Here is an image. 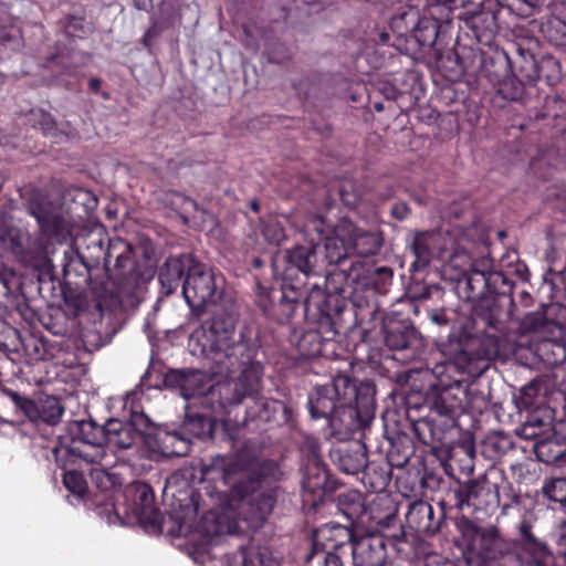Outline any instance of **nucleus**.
<instances>
[{
  "mask_svg": "<svg viewBox=\"0 0 566 566\" xmlns=\"http://www.w3.org/2000/svg\"><path fill=\"white\" fill-rule=\"evenodd\" d=\"M274 469V463L260 458V450L250 442L233 452L216 454L200 473L216 485L217 507L203 517L207 536L237 534L260 528L276 503L273 488L263 479Z\"/></svg>",
  "mask_w": 566,
  "mask_h": 566,
  "instance_id": "1",
  "label": "nucleus"
},
{
  "mask_svg": "<svg viewBox=\"0 0 566 566\" xmlns=\"http://www.w3.org/2000/svg\"><path fill=\"white\" fill-rule=\"evenodd\" d=\"M237 317L232 303L213 304L209 328L192 335L201 345V353L211 360L213 374L230 376L239 373L214 389L226 405L256 398L262 386L263 367L255 358L258 346L243 335H235Z\"/></svg>",
  "mask_w": 566,
  "mask_h": 566,
  "instance_id": "2",
  "label": "nucleus"
},
{
  "mask_svg": "<svg viewBox=\"0 0 566 566\" xmlns=\"http://www.w3.org/2000/svg\"><path fill=\"white\" fill-rule=\"evenodd\" d=\"M75 245L76 254L85 266L104 262L119 298L130 304L140 300L146 283L154 276V270L151 266L136 265L130 243L120 238L108 239L102 229H96L77 237Z\"/></svg>",
  "mask_w": 566,
  "mask_h": 566,
  "instance_id": "3",
  "label": "nucleus"
},
{
  "mask_svg": "<svg viewBox=\"0 0 566 566\" xmlns=\"http://www.w3.org/2000/svg\"><path fill=\"white\" fill-rule=\"evenodd\" d=\"M358 391L347 376L339 375L328 384L316 386L308 397L312 418L325 419L332 428L349 429L357 416L353 400Z\"/></svg>",
  "mask_w": 566,
  "mask_h": 566,
  "instance_id": "4",
  "label": "nucleus"
},
{
  "mask_svg": "<svg viewBox=\"0 0 566 566\" xmlns=\"http://www.w3.org/2000/svg\"><path fill=\"white\" fill-rule=\"evenodd\" d=\"M462 296L473 303L472 312L476 321L486 327L497 328L502 315L499 296L489 295L486 276L460 271L457 279Z\"/></svg>",
  "mask_w": 566,
  "mask_h": 566,
  "instance_id": "5",
  "label": "nucleus"
},
{
  "mask_svg": "<svg viewBox=\"0 0 566 566\" xmlns=\"http://www.w3.org/2000/svg\"><path fill=\"white\" fill-rule=\"evenodd\" d=\"M353 531L343 525H325L314 534L313 547L306 555V563H315L321 566H343L342 553L345 548L353 552L349 543Z\"/></svg>",
  "mask_w": 566,
  "mask_h": 566,
  "instance_id": "6",
  "label": "nucleus"
},
{
  "mask_svg": "<svg viewBox=\"0 0 566 566\" xmlns=\"http://www.w3.org/2000/svg\"><path fill=\"white\" fill-rule=\"evenodd\" d=\"M499 353L497 338L495 336H486L480 342L470 343L463 347L460 343L451 346L449 360L461 373L468 374L470 377L480 376L486 370L488 361L495 357Z\"/></svg>",
  "mask_w": 566,
  "mask_h": 566,
  "instance_id": "7",
  "label": "nucleus"
},
{
  "mask_svg": "<svg viewBox=\"0 0 566 566\" xmlns=\"http://www.w3.org/2000/svg\"><path fill=\"white\" fill-rule=\"evenodd\" d=\"M454 505L464 511H485L500 505L499 485L490 481L486 475L461 483L454 491Z\"/></svg>",
  "mask_w": 566,
  "mask_h": 566,
  "instance_id": "8",
  "label": "nucleus"
},
{
  "mask_svg": "<svg viewBox=\"0 0 566 566\" xmlns=\"http://www.w3.org/2000/svg\"><path fill=\"white\" fill-rule=\"evenodd\" d=\"M182 295L190 308L200 315L209 304H214L216 282L211 271L193 262L182 283Z\"/></svg>",
  "mask_w": 566,
  "mask_h": 566,
  "instance_id": "9",
  "label": "nucleus"
},
{
  "mask_svg": "<svg viewBox=\"0 0 566 566\" xmlns=\"http://www.w3.org/2000/svg\"><path fill=\"white\" fill-rule=\"evenodd\" d=\"M28 212L35 218L41 232L57 241L65 240L70 234V223L63 216L61 207L42 196L33 197L27 206Z\"/></svg>",
  "mask_w": 566,
  "mask_h": 566,
  "instance_id": "10",
  "label": "nucleus"
},
{
  "mask_svg": "<svg viewBox=\"0 0 566 566\" xmlns=\"http://www.w3.org/2000/svg\"><path fill=\"white\" fill-rule=\"evenodd\" d=\"M229 379L224 381L217 382L214 385H209L207 381V375L200 370H171L166 376V382L170 386L177 387L180 390L181 396L185 399H190L192 397L202 396L209 394L211 397L218 396L219 403L222 408H227L230 406H238L239 403H222L220 395L216 389L221 384L227 382Z\"/></svg>",
  "mask_w": 566,
  "mask_h": 566,
  "instance_id": "11",
  "label": "nucleus"
},
{
  "mask_svg": "<svg viewBox=\"0 0 566 566\" xmlns=\"http://www.w3.org/2000/svg\"><path fill=\"white\" fill-rule=\"evenodd\" d=\"M353 231V222L340 219L332 233L325 238L323 248L318 249L321 262L339 264L345 261L352 254L349 239Z\"/></svg>",
  "mask_w": 566,
  "mask_h": 566,
  "instance_id": "12",
  "label": "nucleus"
},
{
  "mask_svg": "<svg viewBox=\"0 0 566 566\" xmlns=\"http://www.w3.org/2000/svg\"><path fill=\"white\" fill-rule=\"evenodd\" d=\"M319 245L308 243L286 250L282 256L285 268L281 275L284 279H292L296 272L305 275L313 273L321 263L318 253Z\"/></svg>",
  "mask_w": 566,
  "mask_h": 566,
  "instance_id": "13",
  "label": "nucleus"
},
{
  "mask_svg": "<svg viewBox=\"0 0 566 566\" xmlns=\"http://www.w3.org/2000/svg\"><path fill=\"white\" fill-rule=\"evenodd\" d=\"M394 272L388 266H375L361 262L352 264L347 279L364 287L374 289L376 292H385L391 282Z\"/></svg>",
  "mask_w": 566,
  "mask_h": 566,
  "instance_id": "14",
  "label": "nucleus"
},
{
  "mask_svg": "<svg viewBox=\"0 0 566 566\" xmlns=\"http://www.w3.org/2000/svg\"><path fill=\"white\" fill-rule=\"evenodd\" d=\"M521 536V549L528 555L530 564L534 566H547L555 562V556L548 548L547 544L537 538L532 532V523L527 518H523L518 524Z\"/></svg>",
  "mask_w": 566,
  "mask_h": 566,
  "instance_id": "15",
  "label": "nucleus"
},
{
  "mask_svg": "<svg viewBox=\"0 0 566 566\" xmlns=\"http://www.w3.org/2000/svg\"><path fill=\"white\" fill-rule=\"evenodd\" d=\"M350 501V504L340 503L342 511L352 521V524L357 527L365 526L367 517L375 522V531L389 530L397 522V516L394 513H387L384 517L377 518L374 516L373 511L367 512L364 507L361 496L358 493L352 494ZM370 528L371 532H374L373 526H370Z\"/></svg>",
  "mask_w": 566,
  "mask_h": 566,
  "instance_id": "16",
  "label": "nucleus"
},
{
  "mask_svg": "<svg viewBox=\"0 0 566 566\" xmlns=\"http://www.w3.org/2000/svg\"><path fill=\"white\" fill-rule=\"evenodd\" d=\"M406 522L418 534L433 535L440 528L441 517H434V510L429 503L416 501L409 505Z\"/></svg>",
  "mask_w": 566,
  "mask_h": 566,
  "instance_id": "17",
  "label": "nucleus"
},
{
  "mask_svg": "<svg viewBox=\"0 0 566 566\" xmlns=\"http://www.w3.org/2000/svg\"><path fill=\"white\" fill-rule=\"evenodd\" d=\"M439 240L440 234L434 231L415 232L408 247L415 256L412 266L416 270L426 268L439 254Z\"/></svg>",
  "mask_w": 566,
  "mask_h": 566,
  "instance_id": "18",
  "label": "nucleus"
},
{
  "mask_svg": "<svg viewBox=\"0 0 566 566\" xmlns=\"http://www.w3.org/2000/svg\"><path fill=\"white\" fill-rule=\"evenodd\" d=\"M195 260L188 254L168 258L159 270V282L165 294H172L179 286L185 271L189 272Z\"/></svg>",
  "mask_w": 566,
  "mask_h": 566,
  "instance_id": "19",
  "label": "nucleus"
},
{
  "mask_svg": "<svg viewBox=\"0 0 566 566\" xmlns=\"http://www.w3.org/2000/svg\"><path fill=\"white\" fill-rule=\"evenodd\" d=\"M334 461L346 474H357L367 470L366 446L360 441H354L334 452Z\"/></svg>",
  "mask_w": 566,
  "mask_h": 566,
  "instance_id": "20",
  "label": "nucleus"
},
{
  "mask_svg": "<svg viewBox=\"0 0 566 566\" xmlns=\"http://www.w3.org/2000/svg\"><path fill=\"white\" fill-rule=\"evenodd\" d=\"M104 440L106 446L116 450H128L140 440L133 424L117 419H109L104 424Z\"/></svg>",
  "mask_w": 566,
  "mask_h": 566,
  "instance_id": "21",
  "label": "nucleus"
},
{
  "mask_svg": "<svg viewBox=\"0 0 566 566\" xmlns=\"http://www.w3.org/2000/svg\"><path fill=\"white\" fill-rule=\"evenodd\" d=\"M105 446V440L71 443V446L65 449V452L72 457L74 461L78 460L99 467L111 465L113 457L107 453Z\"/></svg>",
  "mask_w": 566,
  "mask_h": 566,
  "instance_id": "22",
  "label": "nucleus"
},
{
  "mask_svg": "<svg viewBox=\"0 0 566 566\" xmlns=\"http://www.w3.org/2000/svg\"><path fill=\"white\" fill-rule=\"evenodd\" d=\"M353 230L349 239L352 254L359 258H368L376 255L380 251L384 244L380 231L358 228L354 223Z\"/></svg>",
  "mask_w": 566,
  "mask_h": 566,
  "instance_id": "23",
  "label": "nucleus"
},
{
  "mask_svg": "<svg viewBox=\"0 0 566 566\" xmlns=\"http://www.w3.org/2000/svg\"><path fill=\"white\" fill-rule=\"evenodd\" d=\"M134 491V510L139 515L142 521H147L151 524L159 522V515L154 506V492L146 483H138L133 486Z\"/></svg>",
  "mask_w": 566,
  "mask_h": 566,
  "instance_id": "24",
  "label": "nucleus"
},
{
  "mask_svg": "<svg viewBox=\"0 0 566 566\" xmlns=\"http://www.w3.org/2000/svg\"><path fill=\"white\" fill-rule=\"evenodd\" d=\"M156 442L165 457H185L191 447L190 439L179 431H159Z\"/></svg>",
  "mask_w": 566,
  "mask_h": 566,
  "instance_id": "25",
  "label": "nucleus"
},
{
  "mask_svg": "<svg viewBox=\"0 0 566 566\" xmlns=\"http://www.w3.org/2000/svg\"><path fill=\"white\" fill-rule=\"evenodd\" d=\"M516 77L524 85H534L539 80V62L527 50L518 49L513 61Z\"/></svg>",
  "mask_w": 566,
  "mask_h": 566,
  "instance_id": "26",
  "label": "nucleus"
},
{
  "mask_svg": "<svg viewBox=\"0 0 566 566\" xmlns=\"http://www.w3.org/2000/svg\"><path fill=\"white\" fill-rule=\"evenodd\" d=\"M28 241V233L19 228H7L0 234V245L12 253L19 261L25 258V242Z\"/></svg>",
  "mask_w": 566,
  "mask_h": 566,
  "instance_id": "27",
  "label": "nucleus"
},
{
  "mask_svg": "<svg viewBox=\"0 0 566 566\" xmlns=\"http://www.w3.org/2000/svg\"><path fill=\"white\" fill-rule=\"evenodd\" d=\"M451 264L455 269L463 265L461 271L476 273L483 276H488L489 273L493 270V260L488 255L471 259L465 253H455L451 259Z\"/></svg>",
  "mask_w": 566,
  "mask_h": 566,
  "instance_id": "28",
  "label": "nucleus"
},
{
  "mask_svg": "<svg viewBox=\"0 0 566 566\" xmlns=\"http://www.w3.org/2000/svg\"><path fill=\"white\" fill-rule=\"evenodd\" d=\"M70 432L73 436L72 443L104 440V426L98 427L91 420L74 421L70 426Z\"/></svg>",
  "mask_w": 566,
  "mask_h": 566,
  "instance_id": "29",
  "label": "nucleus"
},
{
  "mask_svg": "<svg viewBox=\"0 0 566 566\" xmlns=\"http://www.w3.org/2000/svg\"><path fill=\"white\" fill-rule=\"evenodd\" d=\"M214 430V421L210 416L201 413H190L187 416L182 432L191 434L196 438L203 439L212 436Z\"/></svg>",
  "mask_w": 566,
  "mask_h": 566,
  "instance_id": "30",
  "label": "nucleus"
},
{
  "mask_svg": "<svg viewBox=\"0 0 566 566\" xmlns=\"http://www.w3.org/2000/svg\"><path fill=\"white\" fill-rule=\"evenodd\" d=\"M386 345L390 349L403 350L416 342V331L409 326L390 327L385 336Z\"/></svg>",
  "mask_w": 566,
  "mask_h": 566,
  "instance_id": "31",
  "label": "nucleus"
},
{
  "mask_svg": "<svg viewBox=\"0 0 566 566\" xmlns=\"http://www.w3.org/2000/svg\"><path fill=\"white\" fill-rule=\"evenodd\" d=\"M63 412L64 407L59 398L45 396L39 399V422L55 426L60 422Z\"/></svg>",
  "mask_w": 566,
  "mask_h": 566,
  "instance_id": "32",
  "label": "nucleus"
},
{
  "mask_svg": "<svg viewBox=\"0 0 566 566\" xmlns=\"http://www.w3.org/2000/svg\"><path fill=\"white\" fill-rule=\"evenodd\" d=\"M2 394L14 403L17 412L22 413L31 422H39V400L34 401L9 388H4Z\"/></svg>",
  "mask_w": 566,
  "mask_h": 566,
  "instance_id": "33",
  "label": "nucleus"
},
{
  "mask_svg": "<svg viewBox=\"0 0 566 566\" xmlns=\"http://www.w3.org/2000/svg\"><path fill=\"white\" fill-rule=\"evenodd\" d=\"M235 558L240 559L242 566H266L272 556L268 547L252 544L241 548Z\"/></svg>",
  "mask_w": 566,
  "mask_h": 566,
  "instance_id": "34",
  "label": "nucleus"
},
{
  "mask_svg": "<svg viewBox=\"0 0 566 566\" xmlns=\"http://www.w3.org/2000/svg\"><path fill=\"white\" fill-rule=\"evenodd\" d=\"M522 328L527 333H538L543 336L553 334L557 325L549 321L543 311L527 314L522 321Z\"/></svg>",
  "mask_w": 566,
  "mask_h": 566,
  "instance_id": "35",
  "label": "nucleus"
},
{
  "mask_svg": "<svg viewBox=\"0 0 566 566\" xmlns=\"http://www.w3.org/2000/svg\"><path fill=\"white\" fill-rule=\"evenodd\" d=\"M541 494L547 501L558 503H566V478L552 476L543 481Z\"/></svg>",
  "mask_w": 566,
  "mask_h": 566,
  "instance_id": "36",
  "label": "nucleus"
},
{
  "mask_svg": "<svg viewBox=\"0 0 566 566\" xmlns=\"http://www.w3.org/2000/svg\"><path fill=\"white\" fill-rule=\"evenodd\" d=\"M20 262L39 270H49L51 268L49 252L40 242L35 243L34 248L27 249L25 258H22Z\"/></svg>",
  "mask_w": 566,
  "mask_h": 566,
  "instance_id": "37",
  "label": "nucleus"
},
{
  "mask_svg": "<svg viewBox=\"0 0 566 566\" xmlns=\"http://www.w3.org/2000/svg\"><path fill=\"white\" fill-rule=\"evenodd\" d=\"M539 78H544L548 85L556 84L562 76L560 63L553 56H543L539 61Z\"/></svg>",
  "mask_w": 566,
  "mask_h": 566,
  "instance_id": "38",
  "label": "nucleus"
},
{
  "mask_svg": "<svg viewBox=\"0 0 566 566\" xmlns=\"http://www.w3.org/2000/svg\"><path fill=\"white\" fill-rule=\"evenodd\" d=\"M489 295H505L512 290V284L501 271L492 270L486 276Z\"/></svg>",
  "mask_w": 566,
  "mask_h": 566,
  "instance_id": "39",
  "label": "nucleus"
},
{
  "mask_svg": "<svg viewBox=\"0 0 566 566\" xmlns=\"http://www.w3.org/2000/svg\"><path fill=\"white\" fill-rule=\"evenodd\" d=\"M546 39L554 45L566 44V23L559 19L549 20L543 28Z\"/></svg>",
  "mask_w": 566,
  "mask_h": 566,
  "instance_id": "40",
  "label": "nucleus"
},
{
  "mask_svg": "<svg viewBox=\"0 0 566 566\" xmlns=\"http://www.w3.org/2000/svg\"><path fill=\"white\" fill-rule=\"evenodd\" d=\"M305 312H316L319 315H329L326 305V294L319 287H314L304 302Z\"/></svg>",
  "mask_w": 566,
  "mask_h": 566,
  "instance_id": "41",
  "label": "nucleus"
},
{
  "mask_svg": "<svg viewBox=\"0 0 566 566\" xmlns=\"http://www.w3.org/2000/svg\"><path fill=\"white\" fill-rule=\"evenodd\" d=\"M558 446L554 441L539 440L534 444V451L537 459L545 463H554L557 462L563 452L558 450H553V448H557Z\"/></svg>",
  "mask_w": 566,
  "mask_h": 566,
  "instance_id": "42",
  "label": "nucleus"
},
{
  "mask_svg": "<svg viewBox=\"0 0 566 566\" xmlns=\"http://www.w3.org/2000/svg\"><path fill=\"white\" fill-rule=\"evenodd\" d=\"M64 486L75 495H83L87 484L82 473L71 470L63 474Z\"/></svg>",
  "mask_w": 566,
  "mask_h": 566,
  "instance_id": "43",
  "label": "nucleus"
},
{
  "mask_svg": "<svg viewBox=\"0 0 566 566\" xmlns=\"http://www.w3.org/2000/svg\"><path fill=\"white\" fill-rule=\"evenodd\" d=\"M107 467L108 465H98L91 471V479L93 483H95V485L101 490H108L115 483V476L106 470Z\"/></svg>",
  "mask_w": 566,
  "mask_h": 566,
  "instance_id": "44",
  "label": "nucleus"
},
{
  "mask_svg": "<svg viewBox=\"0 0 566 566\" xmlns=\"http://www.w3.org/2000/svg\"><path fill=\"white\" fill-rule=\"evenodd\" d=\"M263 235L272 244H280L285 239L283 228L275 220L269 221L264 226Z\"/></svg>",
  "mask_w": 566,
  "mask_h": 566,
  "instance_id": "45",
  "label": "nucleus"
},
{
  "mask_svg": "<svg viewBox=\"0 0 566 566\" xmlns=\"http://www.w3.org/2000/svg\"><path fill=\"white\" fill-rule=\"evenodd\" d=\"M175 203L178 207L180 214L187 220L195 218V213L198 211V205L195 200L189 197L178 195Z\"/></svg>",
  "mask_w": 566,
  "mask_h": 566,
  "instance_id": "46",
  "label": "nucleus"
},
{
  "mask_svg": "<svg viewBox=\"0 0 566 566\" xmlns=\"http://www.w3.org/2000/svg\"><path fill=\"white\" fill-rule=\"evenodd\" d=\"M128 424H133L136 432L142 437V433L148 430L153 426V422L144 412H133Z\"/></svg>",
  "mask_w": 566,
  "mask_h": 566,
  "instance_id": "47",
  "label": "nucleus"
},
{
  "mask_svg": "<svg viewBox=\"0 0 566 566\" xmlns=\"http://www.w3.org/2000/svg\"><path fill=\"white\" fill-rule=\"evenodd\" d=\"M545 0H516V8L514 11H517L522 15H530L534 11L538 10Z\"/></svg>",
  "mask_w": 566,
  "mask_h": 566,
  "instance_id": "48",
  "label": "nucleus"
},
{
  "mask_svg": "<svg viewBox=\"0 0 566 566\" xmlns=\"http://www.w3.org/2000/svg\"><path fill=\"white\" fill-rule=\"evenodd\" d=\"M556 544L558 545L557 555L564 558L560 551H566V521H562L556 531ZM565 562V559H563Z\"/></svg>",
  "mask_w": 566,
  "mask_h": 566,
  "instance_id": "49",
  "label": "nucleus"
},
{
  "mask_svg": "<svg viewBox=\"0 0 566 566\" xmlns=\"http://www.w3.org/2000/svg\"><path fill=\"white\" fill-rule=\"evenodd\" d=\"M391 214L397 220H403L409 214V208L407 203L399 201L392 205Z\"/></svg>",
  "mask_w": 566,
  "mask_h": 566,
  "instance_id": "50",
  "label": "nucleus"
},
{
  "mask_svg": "<svg viewBox=\"0 0 566 566\" xmlns=\"http://www.w3.org/2000/svg\"><path fill=\"white\" fill-rule=\"evenodd\" d=\"M314 462H315V469L317 470V473L315 474V476L318 481L315 484H313V488H321V486H323V484L325 483V480H326L325 470L322 467L321 461L316 457H314Z\"/></svg>",
  "mask_w": 566,
  "mask_h": 566,
  "instance_id": "51",
  "label": "nucleus"
},
{
  "mask_svg": "<svg viewBox=\"0 0 566 566\" xmlns=\"http://www.w3.org/2000/svg\"><path fill=\"white\" fill-rule=\"evenodd\" d=\"M430 319L431 322L438 325L448 324V318L443 311H433L432 313H430Z\"/></svg>",
  "mask_w": 566,
  "mask_h": 566,
  "instance_id": "52",
  "label": "nucleus"
},
{
  "mask_svg": "<svg viewBox=\"0 0 566 566\" xmlns=\"http://www.w3.org/2000/svg\"><path fill=\"white\" fill-rule=\"evenodd\" d=\"M535 391H536V388L532 384L522 388V395L524 397L525 405L532 403V399L535 396Z\"/></svg>",
  "mask_w": 566,
  "mask_h": 566,
  "instance_id": "53",
  "label": "nucleus"
},
{
  "mask_svg": "<svg viewBox=\"0 0 566 566\" xmlns=\"http://www.w3.org/2000/svg\"><path fill=\"white\" fill-rule=\"evenodd\" d=\"M522 431L525 438H534L537 434L533 421H526Z\"/></svg>",
  "mask_w": 566,
  "mask_h": 566,
  "instance_id": "54",
  "label": "nucleus"
},
{
  "mask_svg": "<svg viewBox=\"0 0 566 566\" xmlns=\"http://www.w3.org/2000/svg\"><path fill=\"white\" fill-rule=\"evenodd\" d=\"M64 256L65 259L67 260L63 266L66 268L71 262H73V260L75 258H78L77 254H76V249L74 250L72 247H69L65 251H64Z\"/></svg>",
  "mask_w": 566,
  "mask_h": 566,
  "instance_id": "55",
  "label": "nucleus"
},
{
  "mask_svg": "<svg viewBox=\"0 0 566 566\" xmlns=\"http://www.w3.org/2000/svg\"><path fill=\"white\" fill-rule=\"evenodd\" d=\"M289 57H290V54L284 49V53H282L281 55H276L274 53H271L270 61L275 62V63H281V62L287 60Z\"/></svg>",
  "mask_w": 566,
  "mask_h": 566,
  "instance_id": "56",
  "label": "nucleus"
},
{
  "mask_svg": "<svg viewBox=\"0 0 566 566\" xmlns=\"http://www.w3.org/2000/svg\"><path fill=\"white\" fill-rule=\"evenodd\" d=\"M88 85L92 91L98 92V90L101 88L102 82H101V80L93 77L90 80Z\"/></svg>",
  "mask_w": 566,
  "mask_h": 566,
  "instance_id": "57",
  "label": "nucleus"
},
{
  "mask_svg": "<svg viewBox=\"0 0 566 566\" xmlns=\"http://www.w3.org/2000/svg\"><path fill=\"white\" fill-rule=\"evenodd\" d=\"M387 536H390V537L395 538L397 542H400L405 538V532L400 527L397 532L390 533Z\"/></svg>",
  "mask_w": 566,
  "mask_h": 566,
  "instance_id": "58",
  "label": "nucleus"
},
{
  "mask_svg": "<svg viewBox=\"0 0 566 566\" xmlns=\"http://www.w3.org/2000/svg\"><path fill=\"white\" fill-rule=\"evenodd\" d=\"M516 273L520 275V277L522 280H527V269L526 266L523 264V265H520L517 269H516Z\"/></svg>",
  "mask_w": 566,
  "mask_h": 566,
  "instance_id": "59",
  "label": "nucleus"
},
{
  "mask_svg": "<svg viewBox=\"0 0 566 566\" xmlns=\"http://www.w3.org/2000/svg\"><path fill=\"white\" fill-rule=\"evenodd\" d=\"M501 545H502V539L501 538L494 537V538L489 541V546L492 547V548H497Z\"/></svg>",
  "mask_w": 566,
  "mask_h": 566,
  "instance_id": "60",
  "label": "nucleus"
},
{
  "mask_svg": "<svg viewBox=\"0 0 566 566\" xmlns=\"http://www.w3.org/2000/svg\"><path fill=\"white\" fill-rule=\"evenodd\" d=\"M504 7L514 11V8H516V0H507V3H505Z\"/></svg>",
  "mask_w": 566,
  "mask_h": 566,
  "instance_id": "61",
  "label": "nucleus"
},
{
  "mask_svg": "<svg viewBox=\"0 0 566 566\" xmlns=\"http://www.w3.org/2000/svg\"><path fill=\"white\" fill-rule=\"evenodd\" d=\"M528 421H533L535 429L539 428L543 424L542 420L534 417H532Z\"/></svg>",
  "mask_w": 566,
  "mask_h": 566,
  "instance_id": "62",
  "label": "nucleus"
},
{
  "mask_svg": "<svg viewBox=\"0 0 566 566\" xmlns=\"http://www.w3.org/2000/svg\"><path fill=\"white\" fill-rule=\"evenodd\" d=\"M260 306L263 308V310H266L268 307V298L266 297H262L259 302Z\"/></svg>",
  "mask_w": 566,
  "mask_h": 566,
  "instance_id": "63",
  "label": "nucleus"
},
{
  "mask_svg": "<svg viewBox=\"0 0 566 566\" xmlns=\"http://www.w3.org/2000/svg\"><path fill=\"white\" fill-rule=\"evenodd\" d=\"M153 33H154V34H156V33H157V32H156V30H155V27L150 28V29L146 32V34H145V36H144V41L146 42V39H147L148 36H150Z\"/></svg>",
  "mask_w": 566,
  "mask_h": 566,
  "instance_id": "64",
  "label": "nucleus"
}]
</instances>
